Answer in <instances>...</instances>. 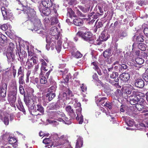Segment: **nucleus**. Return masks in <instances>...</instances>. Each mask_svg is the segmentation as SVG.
Wrapping results in <instances>:
<instances>
[{"label": "nucleus", "mask_w": 148, "mask_h": 148, "mask_svg": "<svg viewBox=\"0 0 148 148\" xmlns=\"http://www.w3.org/2000/svg\"><path fill=\"white\" fill-rule=\"evenodd\" d=\"M33 47L32 46H30V47L29 46H27V49L28 51V56H29L33 57V56H34V53H33Z\"/></svg>", "instance_id": "nucleus-21"}, {"label": "nucleus", "mask_w": 148, "mask_h": 148, "mask_svg": "<svg viewBox=\"0 0 148 148\" xmlns=\"http://www.w3.org/2000/svg\"><path fill=\"white\" fill-rule=\"evenodd\" d=\"M40 61L41 62V67L46 66L47 64L43 59H40Z\"/></svg>", "instance_id": "nucleus-56"}, {"label": "nucleus", "mask_w": 148, "mask_h": 148, "mask_svg": "<svg viewBox=\"0 0 148 148\" xmlns=\"http://www.w3.org/2000/svg\"><path fill=\"white\" fill-rule=\"evenodd\" d=\"M65 110L68 114L72 119H74L75 117V114L74 111L70 106H68L65 107Z\"/></svg>", "instance_id": "nucleus-10"}, {"label": "nucleus", "mask_w": 148, "mask_h": 148, "mask_svg": "<svg viewBox=\"0 0 148 148\" xmlns=\"http://www.w3.org/2000/svg\"><path fill=\"white\" fill-rule=\"evenodd\" d=\"M22 8L20 10L23 12L24 14H26L29 19L33 23L34 27L31 30L33 32H37L40 36L44 37L43 35H46V33L43 31H39V28L41 27V23L40 20L36 15V12L34 9L31 8L27 6H23L21 4Z\"/></svg>", "instance_id": "nucleus-1"}, {"label": "nucleus", "mask_w": 148, "mask_h": 148, "mask_svg": "<svg viewBox=\"0 0 148 148\" xmlns=\"http://www.w3.org/2000/svg\"><path fill=\"white\" fill-rule=\"evenodd\" d=\"M18 104H17L16 105L17 108L23 112L24 114H25V111L20 99L18 100Z\"/></svg>", "instance_id": "nucleus-18"}, {"label": "nucleus", "mask_w": 148, "mask_h": 148, "mask_svg": "<svg viewBox=\"0 0 148 148\" xmlns=\"http://www.w3.org/2000/svg\"><path fill=\"white\" fill-rule=\"evenodd\" d=\"M6 56L8 61H14L15 60V55L13 51L7 50Z\"/></svg>", "instance_id": "nucleus-11"}, {"label": "nucleus", "mask_w": 148, "mask_h": 148, "mask_svg": "<svg viewBox=\"0 0 148 148\" xmlns=\"http://www.w3.org/2000/svg\"><path fill=\"white\" fill-rule=\"evenodd\" d=\"M140 125L142 127H145L148 128V122H147L145 123V124L143 123H141L140 124Z\"/></svg>", "instance_id": "nucleus-62"}, {"label": "nucleus", "mask_w": 148, "mask_h": 148, "mask_svg": "<svg viewBox=\"0 0 148 148\" xmlns=\"http://www.w3.org/2000/svg\"><path fill=\"white\" fill-rule=\"evenodd\" d=\"M134 85L136 87L141 88L144 86V82L141 79H137L135 81Z\"/></svg>", "instance_id": "nucleus-12"}, {"label": "nucleus", "mask_w": 148, "mask_h": 148, "mask_svg": "<svg viewBox=\"0 0 148 148\" xmlns=\"http://www.w3.org/2000/svg\"><path fill=\"white\" fill-rule=\"evenodd\" d=\"M53 115L54 117L57 116L64 117L65 116L63 112H61L59 111L54 112L53 113Z\"/></svg>", "instance_id": "nucleus-25"}, {"label": "nucleus", "mask_w": 148, "mask_h": 148, "mask_svg": "<svg viewBox=\"0 0 148 148\" xmlns=\"http://www.w3.org/2000/svg\"><path fill=\"white\" fill-rule=\"evenodd\" d=\"M56 104L55 103H53L50 104L47 107V109L48 110H51L55 109L56 107Z\"/></svg>", "instance_id": "nucleus-32"}, {"label": "nucleus", "mask_w": 148, "mask_h": 148, "mask_svg": "<svg viewBox=\"0 0 148 148\" xmlns=\"http://www.w3.org/2000/svg\"><path fill=\"white\" fill-rule=\"evenodd\" d=\"M125 91L127 94H128V95H133V94L132 93L133 92H136V91L132 90H131L130 89H126V90Z\"/></svg>", "instance_id": "nucleus-59"}, {"label": "nucleus", "mask_w": 148, "mask_h": 148, "mask_svg": "<svg viewBox=\"0 0 148 148\" xmlns=\"http://www.w3.org/2000/svg\"><path fill=\"white\" fill-rule=\"evenodd\" d=\"M136 41L138 42H143L144 41L143 36L142 35H139L137 36L136 38Z\"/></svg>", "instance_id": "nucleus-44"}, {"label": "nucleus", "mask_w": 148, "mask_h": 148, "mask_svg": "<svg viewBox=\"0 0 148 148\" xmlns=\"http://www.w3.org/2000/svg\"><path fill=\"white\" fill-rule=\"evenodd\" d=\"M53 2V0H42V1L43 7L51 8V9L53 10L54 13L56 14L57 12L56 6Z\"/></svg>", "instance_id": "nucleus-7"}, {"label": "nucleus", "mask_w": 148, "mask_h": 148, "mask_svg": "<svg viewBox=\"0 0 148 148\" xmlns=\"http://www.w3.org/2000/svg\"><path fill=\"white\" fill-rule=\"evenodd\" d=\"M38 98L36 96H33L30 99H24L26 105L28 107L29 110H31V114L32 115H43L44 109L40 104L38 103L37 100Z\"/></svg>", "instance_id": "nucleus-2"}, {"label": "nucleus", "mask_w": 148, "mask_h": 148, "mask_svg": "<svg viewBox=\"0 0 148 148\" xmlns=\"http://www.w3.org/2000/svg\"><path fill=\"white\" fill-rule=\"evenodd\" d=\"M138 48L142 51H144L146 49V45L142 43H139L138 45Z\"/></svg>", "instance_id": "nucleus-33"}, {"label": "nucleus", "mask_w": 148, "mask_h": 148, "mask_svg": "<svg viewBox=\"0 0 148 148\" xmlns=\"http://www.w3.org/2000/svg\"><path fill=\"white\" fill-rule=\"evenodd\" d=\"M24 68L21 66L18 69V77L20 75L21 76H24Z\"/></svg>", "instance_id": "nucleus-29"}, {"label": "nucleus", "mask_w": 148, "mask_h": 148, "mask_svg": "<svg viewBox=\"0 0 148 148\" xmlns=\"http://www.w3.org/2000/svg\"><path fill=\"white\" fill-rule=\"evenodd\" d=\"M101 40L100 39L99 42H97V44L100 45L101 44L102 41L106 40L108 38V36H107V34L106 35L103 32L101 34Z\"/></svg>", "instance_id": "nucleus-19"}, {"label": "nucleus", "mask_w": 148, "mask_h": 148, "mask_svg": "<svg viewBox=\"0 0 148 148\" xmlns=\"http://www.w3.org/2000/svg\"><path fill=\"white\" fill-rule=\"evenodd\" d=\"M148 56V54L147 53L145 52H142L141 54V56L142 58L144 59H146Z\"/></svg>", "instance_id": "nucleus-55"}, {"label": "nucleus", "mask_w": 148, "mask_h": 148, "mask_svg": "<svg viewBox=\"0 0 148 148\" xmlns=\"http://www.w3.org/2000/svg\"><path fill=\"white\" fill-rule=\"evenodd\" d=\"M132 93L133 95L129 96L130 102L131 105H135L138 104V101L141 99L142 93L139 92H133Z\"/></svg>", "instance_id": "nucleus-4"}, {"label": "nucleus", "mask_w": 148, "mask_h": 148, "mask_svg": "<svg viewBox=\"0 0 148 148\" xmlns=\"http://www.w3.org/2000/svg\"><path fill=\"white\" fill-rule=\"evenodd\" d=\"M39 10L40 12H42L45 15H49L51 12H54L53 10L51 8H44L40 5L39 7Z\"/></svg>", "instance_id": "nucleus-9"}, {"label": "nucleus", "mask_w": 148, "mask_h": 148, "mask_svg": "<svg viewBox=\"0 0 148 148\" xmlns=\"http://www.w3.org/2000/svg\"><path fill=\"white\" fill-rule=\"evenodd\" d=\"M70 119L68 120V119L67 117H65L64 119V122H65L66 124L69 125L71 123V122L70 121V120L72 119L70 117Z\"/></svg>", "instance_id": "nucleus-46"}, {"label": "nucleus", "mask_w": 148, "mask_h": 148, "mask_svg": "<svg viewBox=\"0 0 148 148\" xmlns=\"http://www.w3.org/2000/svg\"><path fill=\"white\" fill-rule=\"evenodd\" d=\"M135 61L136 63V66H138V65H141L144 62V60L142 58H140L139 57L137 58L136 59Z\"/></svg>", "instance_id": "nucleus-27"}, {"label": "nucleus", "mask_w": 148, "mask_h": 148, "mask_svg": "<svg viewBox=\"0 0 148 148\" xmlns=\"http://www.w3.org/2000/svg\"><path fill=\"white\" fill-rule=\"evenodd\" d=\"M6 38L5 35L0 34V44L4 46L6 43Z\"/></svg>", "instance_id": "nucleus-20"}, {"label": "nucleus", "mask_w": 148, "mask_h": 148, "mask_svg": "<svg viewBox=\"0 0 148 148\" xmlns=\"http://www.w3.org/2000/svg\"><path fill=\"white\" fill-rule=\"evenodd\" d=\"M72 103H74L73 106L75 108H79L76 110V113L77 114V116L76 118V119L79 121V124H82L83 121V117L81 114L82 109L80 108L81 106V103L79 102H77V101L76 99L74 100Z\"/></svg>", "instance_id": "nucleus-3"}, {"label": "nucleus", "mask_w": 148, "mask_h": 148, "mask_svg": "<svg viewBox=\"0 0 148 148\" xmlns=\"http://www.w3.org/2000/svg\"><path fill=\"white\" fill-rule=\"evenodd\" d=\"M121 64H118L114 66H113V69L116 71L119 70V72L121 71V69L120 68Z\"/></svg>", "instance_id": "nucleus-52"}, {"label": "nucleus", "mask_w": 148, "mask_h": 148, "mask_svg": "<svg viewBox=\"0 0 148 148\" xmlns=\"http://www.w3.org/2000/svg\"><path fill=\"white\" fill-rule=\"evenodd\" d=\"M1 11L3 20L10 19V20H12L13 19V14L11 10L6 8L4 7H2L1 8Z\"/></svg>", "instance_id": "nucleus-6"}, {"label": "nucleus", "mask_w": 148, "mask_h": 148, "mask_svg": "<svg viewBox=\"0 0 148 148\" xmlns=\"http://www.w3.org/2000/svg\"><path fill=\"white\" fill-rule=\"evenodd\" d=\"M40 82L41 84H46L45 87L49 86V85L48 84L47 80L45 77L40 78Z\"/></svg>", "instance_id": "nucleus-28"}, {"label": "nucleus", "mask_w": 148, "mask_h": 148, "mask_svg": "<svg viewBox=\"0 0 148 148\" xmlns=\"http://www.w3.org/2000/svg\"><path fill=\"white\" fill-rule=\"evenodd\" d=\"M4 123L6 125H8L9 124V119L8 117L7 116H5L3 120Z\"/></svg>", "instance_id": "nucleus-54"}, {"label": "nucleus", "mask_w": 148, "mask_h": 148, "mask_svg": "<svg viewBox=\"0 0 148 148\" xmlns=\"http://www.w3.org/2000/svg\"><path fill=\"white\" fill-rule=\"evenodd\" d=\"M16 54L19 56V58H18V60L20 61H21L27 56V53L25 51H23L21 52L19 51V50H17L16 51Z\"/></svg>", "instance_id": "nucleus-13"}, {"label": "nucleus", "mask_w": 148, "mask_h": 148, "mask_svg": "<svg viewBox=\"0 0 148 148\" xmlns=\"http://www.w3.org/2000/svg\"><path fill=\"white\" fill-rule=\"evenodd\" d=\"M77 36H80L84 40L90 42V43H93L94 41L92 38V34L89 32H86L84 33L78 32L77 33Z\"/></svg>", "instance_id": "nucleus-5"}, {"label": "nucleus", "mask_w": 148, "mask_h": 148, "mask_svg": "<svg viewBox=\"0 0 148 148\" xmlns=\"http://www.w3.org/2000/svg\"><path fill=\"white\" fill-rule=\"evenodd\" d=\"M26 64L27 66L28 69H31L33 66V64H32V62L30 61L29 58L26 62Z\"/></svg>", "instance_id": "nucleus-36"}, {"label": "nucleus", "mask_w": 148, "mask_h": 148, "mask_svg": "<svg viewBox=\"0 0 148 148\" xmlns=\"http://www.w3.org/2000/svg\"><path fill=\"white\" fill-rule=\"evenodd\" d=\"M112 51L110 48L106 49L103 53V55L105 58H108L111 56Z\"/></svg>", "instance_id": "nucleus-22"}, {"label": "nucleus", "mask_w": 148, "mask_h": 148, "mask_svg": "<svg viewBox=\"0 0 148 148\" xmlns=\"http://www.w3.org/2000/svg\"><path fill=\"white\" fill-rule=\"evenodd\" d=\"M143 78L144 80L147 82H148V73H145L143 75Z\"/></svg>", "instance_id": "nucleus-49"}, {"label": "nucleus", "mask_w": 148, "mask_h": 148, "mask_svg": "<svg viewBox=\"0 0 148 148\" xmlns=\"http://www.w3.org/2000/svg\"><path fill=\"white\" fill-rule=\"evenodd\" d=\"M53 85L50 88H49V91H51V90H53V91H55L56 88V82H53Z\"/></svg>", "instance_id": "nucleus-41"}, {"label": "nucleus", "mask_w": 148, "mask_h": 148, "mask_svg": "<svg viewBox=\"0 0 148 148\" xmlns=\"http://www.w3.org/2000/svg\"><path fill=\"white\" fill-rule=\"evenodd\" d=\"M83 144V140L81 137H79L77 139L76 144L75 148H80L81 147Z\"/></svg>", "instance_id": "nucleus-17"}, {"label": "nucleus", "mask_w": 148, "mask_h": 148, "mask_svg": "<svg viewBox=\"0 0 148 148\" xmlns=\"http://www.w3.org/2000/svg\"><path fill=\"white\" fill-rule=\"evenodd\" d=\"M98 65L99 63L97 62H93L91 63V66L95 70L98 69L99 68Z\"/></svg>", "instance_id": "nucleus-35"}, {"label": "nucleus", "mask_w": 148, "mask_h": 148, "mask_svg": "<svg viewBox=\"0 0 148 148\" xmlns=\"http://www.w3.org/2000/svg\"><path fill=\"white\" fill-rule=\"evenodd\" d=\"M57 44L58 45L56 46L55 47L58 52L59 53L62 47V42L60 41H58V42Z\"/></svg>", "instance_id": "nucleus-34"}, {"label": "nucleus", "mask_w": 148, "mask_h": 148, "mask_svg": "<svg viewBox=\"0 0 148 148\" xmlns=\"http://www.w3.org/2000/svg\"><path fill=\"white\" fill-rule=\"evenodd\" d=\"M120 77L122 81H127L130 78V75L128 73H124L120 75Z\"/></svg>", "instance_id": "nucleus-15"}, {"label": "nucleus", "mask_w": 148, "mask_h": 148, "mask_svg": "<svg viewBox=\"0 0 148 148\" xmlns=\"http://www.w3.org/2000/svg\"><path fill=\"white\" fill-rule=\"evenodd\" d=\"M75 57L76 58H81L82 56V55L78 51H77L74 53Z\"/></svg>", "instance_id": "nucleus-48"}, {"label": "nucleus", "mask_w": 148, "mask_h": 148, "mask_svg": "<svg viewBox=\"0 0 148 148\" xmlns=\"http://www.w3.org/2000/svg\"><path fill=\"white\" fill-rule=\"evenodd\" d=\"M77 14L78 16L82 17H85V15L83 14L81 12L78 11L77 12Z\"/></svg>", "instance_id": "nucleus-61"}, {"label": "nucleus", "mask_w": 148, "mask_h": 148, "mask_svg": "<svg viewBox=\"0 0 148 148\" xmlns=\"http://www.w3.org/2000/svg\"><path fill=\"white\" fill-rule=\"evenodd\" d=\"M120 68L121 69V70L122 69L125 70L127 68V66L126 64H121Z\"/></svg>", "instance_id": "nucleus-58"}, {"label": "nucleus", "mask_w": 148, "mask_h": 148, "mask_svg": "<svg viewBox=\"0 0 148 148\" xmlns=\"http://www.w3.org/2000/svg\"><path fill=\"white\" fill-rule=\"evenodd\" d=\"M44 36H45V37H46V42L48 43H50V45L51 44V49H53L54 48V46H55V43H52V42L51 41H49L48 40V38H47V36H46V35H43V36L44 37Z\"/></svg>", "instance_id": "nucleus-39"}, {"label": "nucleus", "mask_w": 148, "mask_h": 148, "mask_svg": "<svg viewBox=\"0 0 148 148\" xmlns=\"http://www.w3.org/2000/svg\"><path fill=\"white\" fill-rule=\"evenodd\" d=\"M30 61L34 64H36L37 63L38 61L36 56H33L30 59H29Z\"/></svg>", "instance_id": "nucleus-42"}, {"label": "nucleus", "mask_w": 148, "mask_h": 148, "mask_svg": "<svg viewBox=\"0 0 148 148\" xmlns=\"http://www.w3.org/2000/svg\"><path fill=\"white\" fill-rule=\"evenodd\" d=\"M7 85L4 83L3 84L2 86L0 87V100L3 101L4 100V98L5 97L6 95V89Z\"/></svg>", "instance_id": "nucleus-8"}, {"label": "nucleus", "mask_w": 148, "mask_h": 148, "mask_svg": "<svg viewBox=\"0 0 148 148\" xmlns=\"http://www.w3.org/2000/svg\"><path fill=\"white\" fill-rule=\"evenodd\" d=\"M56 96L55 93H53V91H50V92L47 93L46 95V97H47V99L49 101H51Z\"/></svg>", "instance_id": "nucleus-16"}, {"label": "nucleus", "mask_w": 148, "mask_h": 148, "mask_svg": "<svg viewBox=\"0 0 148 148\" xmlns=\"http://www.w3.org/2000/svg\"><path fill=\"white\" fill-rule=\"evenodd\" d=\"M58 22L57 16H56L55 17H52L51 18V24L52 25L58 23Z\"/></svg>", "instance_id": "nucleus-30"}, {"label": "nucleus", "mask_w": 148, "mask_h": 148, "mask_svg": "<svg viewBox=\"0 0 148 148\" xmlns=\"http://www.w3.org/2000/svg\"><path fill=\"white\" fill-rule=\"evenodd\" d=\"M118 77V73L117 72L113 73L110 75V78L112 79H116Z\"/></svg>", "instance_id": "nucleus-53"}, {"label": "nucleus", "mask_w": 148, "mask_h": 148, "mask_svg": "<svg viewBox=\"0 0 148 148\" xmlns=\"http://www.w3.org/2000/svg\"><path fill=\"white\" fill-rule=\"evenodd\" d=\"M104 106L110 109H111L112 108L111 103L108 101L106 102L104 104Z\"/></svg>", "instance_id": "nucleus-45"}, {"label": "nucleus", "mask_w": 148, "mask_h": 148, "mask_svg": "<svg viewBox=\"0 0 148 148\" xmlns=\"http://www.w3.org/2000/svg\"><path fill=\"white\" fill-rule=\"evenodd\" d=\"M9 143L11 144H12L15 143L17 140L14 138H8Z\"/></svg>", "instance_id": "nucleus-43"}, {"label": "nucleus", "mask_w": 148, "mask_h": 148, "mask_svg": "<svg viewBox=\"0 0 148 148\" xmlns=\"http://www.w3.org/2000/svg\"><path fill=\"white\" fill-rule=\"evenodd\" d=\"M19 90L21 94L23 95L24 92V90L23 88V87L21 85H20L19 87Z\"/></svg>", "instance_id": "nucleus-57"}, {"label": "nucleus", "mask_w": 148, "mask_h": 148, "mask_svg": "<svg viewBox=\"0 0 148 148\" xmlns=\"http://www.w3.org/2000/svg\"><path fill=\"white\" fill-rule=\"evenodd\" d=\"M106 97H102L101 98L99 101V104H100L103 106H104L103 104L105 102L104 100L106 99Z\"/></svg>", "instance_id": "nucleus-51"}, {"label": "nucleus", "mask_w": 148, "mask_h": 148, "mask_svg": "<svg viewBox=\"0 0 148 148\" xmlns=\"http://www.w3.org/2000/svg\"><path fill=\"white\" fill-rule=\"evenodd\" d=\"M51 142V139L49 138H46L42 141V143L45 144H48Z\"/></svg>", "instance_id": "nucleus-38"}, {"label": "nucleus", "mask_w": 148, "mask_h": 148, "mask_svg": "<svg viewBox=\"0 0 148 148\" xmlns=\"http://www.w3.org/2000/svg\"><path fill=\"white\" fill-rule=\"evenodd\" d=\"M125 109V106L123 105L121 106L120 108V111L121 112H124Z\"/></svg>", "instance_id": "nucleus-63"}, {"label": "nucleus", "mask_w": 148, "mask_h": 148, "mask_svg": "<svg viewBox=\"0 0 148 148\" xmlns=\"http://www.w3.org/2000/svg\"><path fill=\"white\" fill-rule=\"evenodd\" d=\"M67 16L70 18H71L72 16H75V15L74 12L73 10L71 8H67Z\"/></svg>", "instance_id": "nucleus-26"}, {"label": "nucleus", "mask_w": 148, "mask_h": 148, "mask_svg": "<svg viewBox=\"0 0 148 148\" xmlns=\"http://www.w3.org/2000/svg\"><path fill=\"white\" fill-rule=\"evenodd\" d=\"M24 76H20L18 77V82L19 84H23L24 83Z\"/></svg>", "instance_id": "nucleus-40"}, {"label": "nucleus", "mask_w": 148, "mask_h": 148, "mask_svg": "<svg viewBox=\"0 0 148 148\" xmlns=\"http://www.w3.org/2000/svg\"><path fill=\"white\" fill-rule=\"evenodd\" d=\"M143 32L145 36L148 37V27L145 28Z\"/></svg>", "instance_id": "nucleus-60"}, {"label": "nucleus", "mask_w": 148, "mask_h": 148, "mask_svg": "<svg viewBox=\"0 0 148 148\" xmlns=\"http://www.w3.org/2000/svg\"><path fill=\"white\" fill-rule=\"evenodd\" d=\"M0 28L4 31H5L8 29L7 24H4L1 25L0 27Z\"/></svg>", "instance_id": "nucleus-50"}, {"label": "nucleus", "mask_w": 148, "mask_h": 148, "mask_svg": "<svg viewBox=\"0 0 148 148\" xmlns=\"http://www.w3.org/2000/svg\"><path fill=\"white\" fill-rule=\"evenodd\" d=\"M88 19L89 20H90V22L89 23L94 22L95 20L97 19L98 17V15L96 14H95L94 12H92L90 14L88 15Z\"/></svg>", "instance_id": "nucleus-14"}, {"label": "nucleus", "mask_w": 148, "mask_h": 148, "mask_svg": "<svg viewBox=\"0 0 148 148\" xmlns=\"http://www.w3.org/2000/svg\"><path fill=\"white\" fill-rule=\"evenodd\" d=\"M57 32L56 27L54 26L51 28L50 33L51 35L54 36L56 34Z\"/></svg>", "instance_id": "nucleus-31"}, {"label": "nucleus", "mask_w": 148, "mask_h": 148, "mask_svg": "<svg viewBox=\"0 0 148 148\" xmlns=\"http://www.w3.org/2000/svg\"><path fill=\"white\" fill-rule=\"evenodd\" d=\"M143 110L142 112V113H145L148 112V107L146 106H144L143 108Z\"/></svg>", "instance_id": "nucleus-64"}, {"label": "nucleus", "mask_w": 148, "mask_h": 148, "mask_svg": "<svg viewBox=\"0 0 148 148\" xmlns=\"http://www.w3.org/2000/svg\"><path fill=\"white\" fill-rule=\"evenodd\" d=\"M144 106L140 104H137L136 105V107L138 111H143Z\"/></svg>", "instance_id": "nucleus-37"}, {"label": "nucleus", "mask_w": 148, "mask_h": 148, "mask_svg": "<svg viewBox=\"0 0 148 148\" xmlns=\"http://www.w3.org/2000/svg\"><path fill=\"white\" fill-rule=\"evenodd\" d=\"M73 23L76 26H80L83 24V21L80 18H75L73 20Z\"/></svg>", "instance_id": "nucleus-23"}, {"label": "nucleus", "mask_w": 148, "mask_h": 148, "mask_svg": "<svg viewBox=\"0 0 148 148\" xmlns=\"http://www.w3.org/2000/svg\"><path fill=\"white\" fill-rule=\"evenodd\" d=\"M9 45L8 48L7 50L13 51L14 46V44L12 42H10L9 43Z\"/></svg>", "instance_id": "nucleus-47"}, {"label": "nucleus", "mask_w": 148, "mask_h": 148, "mask_svg": "<svg viewBox=\"0 0 148 148\" xmlns=\"http://www.w3.org/2000/svg\"><path fill=\"white\" fill-rule=\"evenodd\" d=\"M127 35V33L124 31L120 30L118 32V36L121 39H122L123 37L126 36Z\"/></svg>", "instance_id": "nucleus-24"}]
</instances>
